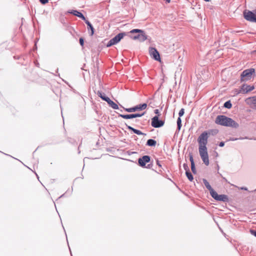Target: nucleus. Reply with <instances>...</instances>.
<instances>
[{
	"mask_svg": "<svg viewBox=\"0 0 256 256\" xmlns=\"http://www.w3.org/2000/svg\"><path fill=\"white\" fill-rule=\"evenodd\" d=\"M208 133L207 131L202 132L198 136V152L203 162L206 166L210 164L208 155L206 144L208 138Z\"/></svg>",
	"mask_w": 256,
	"mask_h": 256,
	"instance_id": "f257e3e1",
	"label": "nucleus"
},
{
	"mask_svg": "<svg viewBox=\"0 0 256 256\" xmlns=\"http://www.w3.org/2000/svg\"><path fill=\"white\" fill-rule=\"evenodd\" d=\"M215 123L222 126H229L235 128H237L239 126L238 122L224 115L218 116L215 120Z\"/></svg>",
	"mask_w": 256,
	"mask_h": 256,
	"instance_id": "f03ea898",
	"label": "nucleus"
},
{
	"mask_svg": "<svg viewBox=\"0 0 256 256\" xmlns=\"http://www.w3.org/2000/svg\"><path fill=\"white\" fill-rule=\"evenodd\" d=\"M255 76V69L250 68L244 70L240 74V82H244L250 80Z\"/></svg>",
	"mask_w": 256,
	"mask_h": 256,
	"instance_id": "7ed1b4c3",
	"label": "nucleus"
},
{
	"mask_svg": "<svg viewBox=\"0 0 256 256\" xmlns=\"http://www.w3.org/2000/svg\"><path fill=\"white\" fill-rule=\"evenodd\" d=\"M132 34L134 33H138V34L132 36L131 38L134 40H138L140 42H142L147 39V36L145 32L140 29H133L130 32Z\"/></svg>",
	"mask_w": 256,
	"mask_h": 256,
	"instance_id": "20e7f679",
	"label": "nucleus"
},
{
	"mask_svg": "<svg viewBox=\"0 0 256 256\" xmlns=\"http://www.w3.org/2000/svg\"><path fill=\"white\" fill-rule=\"evenodd\" d=\"M147 107V104L146 103L140 104L130 108H124V110L128 112H132L138 110H144Z\"/></svg>",
	"mask_w": 256,
	"mask_h": 256,
	"instance_id": "39448f33",
	"label": "nucleus"
},
{
	"mask_svg": "<svg viewBox=\"0 0 256 256\" xmlns=\"http://www.w3.org/2000/svg\"><path fill=\"white\" fill-rule=\"evenodd\" d=\"M212 198L218 201H220L223 202H228V198L226 194H218V193L214 191L212 192V194L210 195Z\"/></svg>",
	"mask_w": 256,
	"mask_h": 256,
	"instance_id": "423d86ee",
	"label": "nucleus"
},
{
	"mask_svg": "<svg viewBox=\"0 0 256 256\" xmlns=\"http://www.w3.org/2000/svg\"><path fill=\"white\" fill-rule=\"evenodd\" d=\"M243 14L244 18L248 21L256 22V18L253 12L245 10Z\"/></svg>",
	"mask_w": 256,
	"mask_h": 256,
	"instance_id": "0eeeda50",
	"label": "nucleus"
},
{
	"mask_svg": "<svg viewBox=\"0 0 256 256\" xmlns=\"http://www.w3.org/2000/svg\"><path fill=\"white\" fill-rule=\"evenodd\" d=\"M148 51L152 58L160 62V54L156 48L150 47Z\"/></svg>",
	"mask_w": 256,
	"mask_h": 256,
	"instance_id": "6e6552de",
	"label": "nucleus"
},
{
	"mask_svg": "<svg viewBox=\"0 0 256 256\" xmlns=\"http://www.w3.org/2000/svg\"><path fill=\"white\" fill-rule=\"evenodd\" d=\"M145 112H143L142 114H119L118 116L121 117L124 119H132L138 117H141L144 114Z\"/></svg>",
	"mask_w": 256,
	"mask_h": 256,
	"instance_id": "1a4fd4ad",
	"label": "nucleus"
},
{
	"mask_svg": "<svg viewBox=\"0 0 256 256\" xmlns=\"http://www.w3.org/2000/svg\"><path fill=\"white\" fill-rule=\"evenodd\" d=\"M150 156L146 155L139 158L138 160V162L140 166L144 167L146 166V164L150 162Z\"/></svg>",
	"mask_w": 256,
	"mask_h": 256,
	"instance_id": "9d476101",
	"label": "nucleus"
},
{
	"mask_svg": "<svg viewBox=\"0 0 256 256\" xmlns=\"http://www.w3.org/2000/svg\"><path fill=\"white\" fill-rule=\"evenodd\" d=\"M126 35V32H120L111 39L114 44H118Z\"/></svg>",
	"mask_w": 256,
	"mask_h": 256,
	"instance_id": "9b49d317",
	"label": "nucleus"
},
{
	"mask_svg": "<svg viewBox=\"0 0 256 256\" xmlns=\"http://www.w3.org/2000/svg\"><path fill=\"white\" fill-rule=\"evenodd\" d=\"M158 116L159 115L156 116L152 120L151 124L156 128H160V120L158 119Z\"/></svg>",
	"mask_w": 256,
	"mask_h": 256,
	"instance_id": "f8f14e48",
	"label": "nucleus"
},
{
	"mask_svg": "<svg viewBox=\"0 0 256 256\" xmlns=\"http://www.w3.org/2000/svg\"><path fill=\"white\" fill-rule=\"evenodd\" d=\"M241 87L243 90V94H246L251 92L254 88V86L248 85L246 84H243Z\"/></svg>",
	"mask_w": 256,
	"mask_h": 256,
	"instance_id": "ddd939ff",
	"label": "nucleus"
},
{
	"mask_svg": "<svg viewBox=\"0 0 256 256\" xmlns=\"http://www.w3.org/2000/svg\"><path fill=\"white\" fill-rule=\"evenodd\" d=\"M68 12L70 14H72L73 15L82 18V20H86V18L84 16V14L82 12H80L76 10H72L71 11L69 12Z\"/></svg>",
	"mask_w": 256,
	"mask_h": 256,
	"instance_id": "4468645a",
	"label": "nucleus"
},
{
	"mask_svg": "<svg viewBox=\"0 0 256 256\" xmlns=\"http://www.w3.org/2000/svg\"><path fill=\"white\" fill-rule=\"evenodd\" d=\"M190 160L191 164V170L194 174H196V168L195 167L194 162L193 158V156L192 154H190Z\"/></svg>",
	"mask_w": 256,
	"mask_h": 256,
	"instance_id": "2eb2a0df",
	"label": "nucleus"
},
{
	"mask_svg": "<svg viewBox=\"0 0 256 256\" xmlns=\"http://www.w3.org/2000/svg\"><path fill=\"white\" fill-rule=\"evenodd\" d=\"M202 182H203V183L204 184L205 186L210 191V194L211 195L212 194V192H214L215 190H214L212 188V186L210 184L209 182H208V180L206 179L203 178Z\"/></svg>",
	"mask_w": 256,
	"mask_h": 256,
	"instance_id": "dca6fc26",
	"label": "nucleus"
},
{
	"mask_svg": "<svg viewBox=\"0 0 256 256\" xmlns=\"http://www.w3.org/2000/svg\"><path fill=\"white\" fill-rule=\"evenodd\" d=\"M126 126L127 127L128 129L132 131L134 134H136L138 135H145L146 134H144L140 130L135 129L134 128L132 127L131 126H128L126 124Z\"/></svg>",
	"mask_w": 256,
	"mask_h": 256,
	"instance_id": "f3484780",
	"label": "nucleus"
},
{
	"mask_svg": "<svg viewBox=\"0 0 256 256\" xmlns=\"http://www.w3.org/2000/svg\"><path fill=\"white\" fill-rule=\"evenodd\" d=\"M96 94L97 95L104 101L107 102L110 99V98L108 97L104 93L101 91L98 90Z\"/></svg>",
	"mask_w": 256,
	"mask_h": 256,
	"instance_id": "a211bd4d",
	"label": "nucleus"
},
{
	"mask_svg": "<svg viewBox=\"0 0 256 256\" xmlns=\"http://www.w3.org/2000/svg\"><path fill=\"white\" fill-rule=\"evenodd\" d=\"M85 22L88 26V29L90 30L91 34L90 35L92 36L94 34V28L91 23L87 20L86 19Z\"/></svg>",
	"mask_w": 256,
	"mask_h": 256,
	"instance_id": "6ab92c4d",
	"label": "nucleus"
},
{
	"mask_svg": "<svg viewBox=\"0 0 256 256\" xmlns=\"http://www.w3.org/2000/svg\"><path fill=\"white\" fill-rule=\"evenodd\" d=\"M107 102L109 106L112 107L113 109H114V110L118 109V106L115 102H114L110 98Z\"/></svg>",
	"mask_w": 256,
	"mask_h": 256,
	"instance_id": "aec40b11",
	"label": "nucleus"
},
{
	"mask_svg": "<svg viewBox=\"0 0 256 256\" xmlns=\"http://www.w3.org/2000/svg\"><path fill=\"white\" fill-rule=\"evenodd\" d=\"M156 144V140L153 139H148L146 145L149 146H154Z\"/></svg>",
	"mask_w": 256,
	"mask_h": 256,
	"instance_id": "412c9836",
	"label": "nucleus"
},
{
	"mask_svg": "<svg viewBox=\"0 0 256 256\" xmlns=\"http://www.w3.org/2000/svg\"><path fill=\"white\" fill-rule=\"evenodd\" d=\"M186 174L189 180L190 181L192 182L194 180V177L192 173L190 172H186Z\"/></svg>",
	"mask_w": 256,
	"mask_h": 256,
	"instance_id": "4be33fe9",
	"label": "nucleus"
},
{
	"mask_svg": "<svg viewBox=\"0 0 256 256\" xmlns=\"http://www.w3.org/2000/svg\"><path fill=\"white\" fill-rule=\"evenodd\" d=\"M182 126V120L180 118V117H178L177 120V129L178 131L180 130Z\"/></svg>",
	"mask_w": 256,
	"mask_h": 256,
	"instance_id": "5701e85b",
	"label": "nucleus"
},
{
	"mask_svg": "<svg viewBox=\"0 0 256 256\" xmlns=\"http://www.w3.org/2000/svg\"><path fill=\"white\" fill-rule=\"evenodd\" d=\"M224 106L226 108H230L232 107V104L230 100L226 101L224 102Z\"/></svg>",
	"mask_w": 256,
	"mask_h": 256,
	"instance_id": "b1692460",
	"label": "nucleus"
},
{
	"mask_svg": "<svg viewBox=\"0 0 256 256\" xmlns=\"http://www.w3.org/2000/svg\"><path fill=\"white\" fill-rule=\"evenodd\" d=\"M207 132L208 133V136L210 134L215 135L218 132V130H211Z\"/></svg>",
	"mask_w": 256,
	"mask_h": 256,
	"instance_id": "393cba45",
	"label": "nucleus"
},
{
	"mask_svg": "<svg viewBox=\"0 0 256 256\" xmlns=\"http://www.w3.org/2000/svg\"><path fill=\"white\" fill-rule=\"evenodd\" d=\"M240 93L243 94V90L242 89V87L240 88V89H235L234 90V94H240Z\"/></svg>",
	"mask_w": 256,
	"mask_h": 256,
	"instance_id": "a878e982",
	"label": "nucleus"
},
{
	"mask_svg": "<svg viewBox=\"0 0 256 256\" xmlns=\"http://www.w3.org/2000/svg\"><path fill=\"white\" fill-rule=\"evenodd\" d=\"M184 108H181V110H180L179 112H178V116H179V117H181L184 114Z\"/></svg>",
	"mask_w": 256,
	"mask_h": 256,
	"instance_id": "bb28decb",
	"label": "nucleus"
},
{
	"mask_svg": "<svg viewBox=\"0 0 256 256\" xmlns=\"http://www.w3.org/2000/svg\"><path fill=\"white\" fill-rule=\"evenodd\" d=\"M183 167H184V170H186V172L190 171L189 167L186 164V163L184 164Z\"/></svg>",
	"mask_w": 256,
	"mask_h": 256,
	"instance_id": "cd10ccee",
	"label": "nucleus"
},
{
	"mask_svg": "<svg viewBox=\"0 0 256 256\" xmlns=\"http://www.w3.org/2000/svg\"><path fill=\"white\" fill-rule=\"evenodd\" d=\"M114 45V44H113L112 42V41L111 40H110L106 44V46L107 47H110Z\"/></svg>",
	"mask_w": 256,
	"mask_h": 256,
	"instance_id": "c85d7f7f",
	"label": "nucleus"
},
{
	"mask_svg": "<svg viewBox=\"0 0 256 256\" xmlns=\"http://www.w3.org/2000/svg\"><path fill=\"white\" fill-rule=\"evenodd\" d=\"M251 101L252 104H254V106H256V97H252L251 98Z\"/></svg>",
	"mask_w": 256,
	"mask_h": 256,
	"instance_id": "c756f323",
	"label": "nucleus"
},
{
	"mask_svg": "<svg viewBox=\"0 0 256 256\" xmlns=\"http://www.w3.org/2000/svg\"><path fill=\"white\" fill-rule=\"evenodd\" d=\"M79 42H80V44L82 46H83L84 44V38H80Z\"/></svg>",
	"mask_w": 256,
	"mask_h": 256,
	"instance_id": "7c9ffc66",
	"label": "nucleus"
},
{
	"mask_svg": "<svg viewBox=\"0 0 256 256\" xmlns=\"http://www.w3.org/2000/svg\"><path fill=\"white\" fill-rule=\"evenodd\" d=\"M40 2L42 4H45L48 2V0H39Z\"/></svg>",
	"mask_w": 256,
	"mask_h": 256,
	"instance_id": "2f4dec72",
	"label": "nucleus"
},
{
	"mask_svg": "<svg viewBox=\"0 0 256 256\" xmlns=\"http://www.w3.org/2000/svg\"><path fill=\"white\" fill-rule=\"evenodd\" d=\"M250 232L252 235L256 237V230H252Z\"/></svg>",
	"mask_w": 256,
	"mask_h": 256,
	"instance_id": "473e14b6",
	"label": "nucleus"
},
{
	"mask_svg": "<svg viewBox=\"0 0 256 256\" xmlns=\"http://www.w3.org/2000/svg\"><path fill=\"white\" fill-rule=\"evenodd\" d=\"M224 146V142H220V144H219V146H220V147H222V146Z\"/></svg>",
	"mask_w": 256,
	"mask_h": 256,
	"instance_id": "72a5a7b5",
	"label": "nucleus"
},
{
	"mask_svg": "<svg viewBox=\"0 0 256 256\" xmlns=\"http://www.w3.org/2000/svg\"><path fill=\"white\" fill-rule=\"evenodd\" d=\"M156 164H157L159 166H160V161L158 159H156Z\"/></svg>",
	"mask_w": 256,
	"mask_h": 256,
	"instance_id": "f704fd0d",
	"label": "nucleus"
},
{
	"mask_svg": "<svg viewBox=\"0 0 256 256\" xmlns=\"http://www.w3.org/2000/svg\"><path fill=\"white\" fill-rule=\"evenodd\" d=\"M164 124V120H161V127L162 126H163V125Z\"/></svg>",
	"mask_w": 256,
	"mask_h": 256,
	"instance_id": "c9c22d12",
	"label": "nucleus"
},
{
	"mask_svg": "<svg viewBox=\"0 0 256 256\" xmlns=\"http://www.w3.org/2000/svg\"><path fill=\"white\" fill-rule=\"evenodd\" d=\"M154 112H155V114H158V109L155 110Z\"/></svg>",
	"mask_w": 256,
	"mask_h": 256,
	"instance_id": "e433bc0d",
	"label": "nucleus"
},
{
	"mask_svg": "<svg viewBox=\"0 0 256 256\" xmlns=\"http://www.w3.org/2000/svg\"><path fill=\"white\" fill-rule=\"evenodd\" d=\"M254 13V16L255 18H256V9L254 10V11H253Z\"/></svg>",
	"mask_w": 256,
	"mask_h": 256,
	"instance_id": "4c0bfd02",
	"label": "nucleus"
},
{
	"mask_svg": "<svg viewBox=\"0 0 256 256\" xmlns=\"http://www.w3.org/2000/svg\"><path fill=\"white\" fill-rule=\"evenodd\" d=\"M241 189L242 190H247V188H244V187L242 188Z\"/></svg>",
	"mask_w": 256,
	"mask_h": 256,
	"instance_id": "58836bf2",
	"label": "nucleus"
},
{
	"mask_svg": "<svg viewBox=\"0 0 256 256\" xmlns=\"http://www.w3.org/2000/svg\"><path fill=\"white\" fill-rule=\"evenodd\" d=\"M223 179L226 182H227V180H226V178H223Z\"/></svg>",
	"mask_w": 256,
	"mask_h": 256,
	"instance_id": "ea45409f",
	"label": "nucleus"
},
{
	"mask_svg": "<svg viewBox=\"0 0 256 256\" xmlns=\"http://www.w3.org/2000/svg\"><path fill=\"white\" fill-rule=\"evenodd\" d=\"M205 2H209L210 0H204Z\"/></svg>",
	"mask_w": 256,
	"mask_h": 256,
	"instance_id": "a19ab883",
	"label": "nucleus"
},
{
	"mask_svg": "<svg viewBox=\"0 0 256 256\" xmlns=\"http://www.w3.org/2000/svg\"><path fill=\"white\" fill-rule=\"evenodd\" d=\"M255 190L256 191V190Z\"/></svg>",
	"mask_w": 256,
	"mask_h": 256,
	"instance_id": "79ce46f5",
	"label": "nucleus"
}]
</instances>
